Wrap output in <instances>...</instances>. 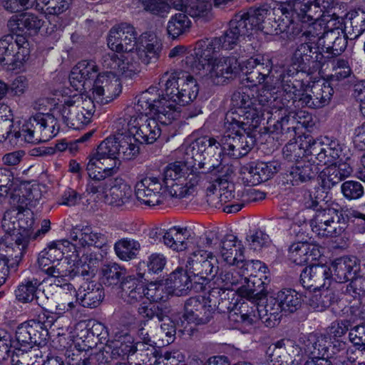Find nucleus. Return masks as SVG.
Returning a JSON list of instances; mask_svg holds the SVG:
<instances>
[{
	"instance_id": "f257e3e1",
	"label": "nucleus",
	"mask_w": 365,
	"mask_h": 365,
	"mask_svg": "<svg viewBox=\"0 0 365 365\" xmlns=\"http://www.w3.org/2000/svg\"><path fill=\"white\" fill-rule=\"evenodd\" d=\"M164 103L159 100L156 88H149L143 92L135 105L134 109L138 115H125L117 120V124L123 125V130L133 133L140 143H153L163 132L160 127L165 128L178 118V113L172 110L173 106L165 108Z\"/></svg>"
},
{
	"instance_id": "f03ea898",
	"label": "nucleus",
	"mask_w": 365,
	"mask_h": 365,
	"mask_svg": "<svg viewBox=\"0 0 365 365\" xmlns=\"http://www.w3.org/2000/svg\"><path fill=\"white\" fill-rule=\"evenodd\" d=\"M270 14L269 6L263 5L258 8L251 7L247 11H240L230 20L229 28L220 37L206 39L198 43V48L205 49L209 53H216L224 50H231L236 46L240 38L249 35L255 28L265 29L262 26L265 18Z\"/></svg>"
},
{
	"instance_id": "7ed1b4c3",
	"label": "nucleus",
	"mask_w": 365,
	"mask_h": 365,
	"mask_svg": "<svg viewBox=\"0 0 365 365\" xmlns=\"http://www.w3.org/2000/svg\"><path fill=\"white\" fill-rule=\"evenodd\" d=\"M256 51V46L252 43H244L239 48L237 56H222L211 60L212 54L201 48H196L194 54L186 56V63H190L192 68L197 70L205 69L207 66V76L212 83L215 85H221L229 80L235 78L240 71H242L238 58L251 55Z\"/></svg>"
},
{
	"instance_id": "20e7f679",
	"label": "nucleus",
	"mask_w": 365,
	"mask_h": 365,
	"mask_svg": "<svg viewBox=\"0 0 365 365\" xmlns=\"http://www.w3.org/2000/svg\"><path fill=\"white\" fill-rule=\"evenodd\" d=\"M259 115L248 113L240 121L231 113H226L224 126L225 131L222 135L223 148L225 154L233 158L246 155L255 146L256 137L254 132L259 127Z\"/></svg>"
},
{
	"instance_id": "39448f33",
	"label": "nucleus",
	"mask_w": 365,
	"mask_h": 365,
	"mask_svg": "<svg viewBox=\"0 0 365 365\" xmlns=\"http://www.w3.org/2000/svg\"><path fill=\"white\" fill-rule=\"evenodd\" d=\"M53 317L38 316V319H32L19 324L15 333L14 348L15 351L11 356V365H34L28 351L34 346H41L46 341L48 331L51 327Z\"/></svg>"
},
{
	"instance_id": "423d86ee",
	"label": "nucleus",
	"mask_w": 365,
	"mask_h": 365,
	"mask_svg": "<svg viewBox=\"0 0 365 365\" xmlns=\"http://www.w3.org/2000/svg\"><path fill=\"white\" fill-rule=\"evenodd\" d=\"M159 85L163 88L162 95L158 93L159 100L168 110L167 106H173L172 110L180 113V107L187 105L197 96L199 87L196 80L183 71L165 72L160 78Z\"/></svg>"
},
{
	"instance_id": "0eeeda50",
	"label": "nucleus",
	"mask_w": 365,
	"mask_h": 365,
	"mask_svg": "<svg viewBox=\"0 0 365 365\" xmlns=\"http://www.w3.org/2000/svg\"><path fill=\"white\" fill-rule=\"evenodd\" d=\"M195 163L190 169L187 163L176 161L168 164L162 174H159L161 181L171 197L182 199L194 194L197 185L210 177L203 172L197 171Z\"/></svg>"
},
{
	"instance_id": "6e6552de",
	"label": "nucleus",
	"mask_w": 365,
	"mask_h": 365,
	"mask_svg": "<svg viewBox=\"0 0 365 365\" xmlns=\"http://www.w3.org/2000/svg\"><path fill=\"white\" fill-rule=\"evenodd\" d=\"M14 211L5 212L2 220V227L14 241V262L18 264L31 240L35 220L33 212L29 210L19 211L14 215Z\"/></svg>"
},
{
	"instance_id": "1a4fd4ad",
	"label": "nucleus",
	"mask_w": 365,
	"mask_h": 365,
	"mask_svg": "<svg viewBox=\"0 0 365 365\" xmlns=\"http://www.w3.org/2000/svg\"><path fill=\"white\" fill-rule=\"evenodd\" d=\"M321 29V24L308 26L302 33L304 42L297 45L292 57V64L297 67L295 70L309 72L322 66L324 55L319 47L316 45L321 34L318 30Z\"/></svg>"
},
{
	"instance_id": "9d476101",
	"label": "nucleus",
	"mask_w": 365,
	"mask_h": 365,
	"mask_svg": "<svg viewBox=\"0 0 365 365\" xmlns=\"http://www.w3.org/2000/svg\"><path fill=\"white\" fill-rule=\"evenodd\" d=\"M95 111L96 106L92 98L77 93L66 97L59 108L63 122L76 130L91 123Z\"/></svg>"
},
{
	"instance_id": "9b49d317",
	"label": "nucleus",
	"mask_w": 365,
	"mask_h": 365,
	"mask_svg": "<svg viewBox=\"0 0 365 365\" xmlns=\"http://www.w3.org/2000/svg\"><path fill=\"white\" fill-rule=\"evenodd\" d=\"M217 259L211 251L196 250L188 257L186 269L193 277L195 287L205 290L211 284L212 275L217 274Z\"/></svg>"
},
{
	"instance_id": "f8f14e48",
	"label": "nucleus",
	"mask_w": 365,
	"mask_h": 365,
	"mask_svg": "<svg viewBox=\"0 0 365 365\" xmlns=\"http://www.w3.org/2000/svg\"><path fill=\"white\" fill-rule=\"evenodd\" d=\"M56 122L51 114L37 113L30 117L22 125L21 130L14 133L15 138L23 136L29 143L46 142L54 137L59 126L56 129Z\"/></svg>"
},
{
	"instance_id": "ddd939ff",
	"label": "nucleus",
	"mask_w": 365,
	"mask_h": 365,
	"mask_svg": "<svg viewBox=\"0 0 365 365\" xmlns=\"http://www.w3.org/2000/svg\"><path fill=\"white\" fill-rule=\"evenodd\" d=\"M291 0H286L285 1L277 2L276 6L273 8L274 14L281 13L285 18L278 21H274L276 26L274 31L275 34H285L289 39H294L299 36L302 38V40L304 41L302 33L306 29L304 30L299 23L295 22V20L302 23H308L309 26H312L318 24L317 21L320 19H311L303 14L301 15L298 11H295L292 9L291 10L288 9L289 7L287 6V4Z\"/></svg>"
},
{
	"instance_id": "4468645a",
	"label": "nucleus",
	"mask_w": 365,
	"mask_h": 365,
	"mask_svg": "<svg viewBox=\"0 0 365 365\" xmlns=\"http://www.w3.org/2000/svg\"><path fill=\"white\" fill-rule=\"evenodd\" d=\"M346 223V217L337 210L320 206L310 220L309 226L318 235L336 237L345 231Z\"/></svg>"
},
{
	"instance_id": "2eb2a0df",
	"label": "nucleus",
	"mask_w": 365,
	"mask_h": 365,
	"mask_svg": "<svg viewBox=\"0 0 365 365\" xmlns=\"http://www.w3.org/2000/svg\"><path fill=\"white\" fill-rule=\"evenodd\" d=\"M214 309L212 304L209 302L208 296L190 297L186 300L184 306V313L178 325L183 328V331L189 334L192 329L187 328L190 324L204 325L212 319Z\"/></svg>"
},
{
	"instance_id": "dca6fc26",
	"label": "nucleus",
	"mask_w": 365,
	"mask_h": 365,
	"mask_svg": "<svg viewBox=\"0 0 365 365\" xmlns=\"http://www.w3.org/2000/svg\"><path fill=\"white\" fill-rule=\"evenodd\" d=\"M137 199L148 206H155L173 199L160 177L147 174L137 182L135 187Z\"/></svg>"
},
{
	"instance_id": "f3484780",
	"label": "nucleus",
	"mask_w": 365,
	"mask_h": 365,
	"mask_svg": "<svg viewBox=\"0 0 365 365\" xmlns=\"http://www.w3.org/2000/svg\"><path fill=\"white\" fill-rule=\"evenodd\" d=\"M266 356L272 365H299L304 359V351L295 341L284 338L269 345Z\"/></svg>"
},
{
	"instance_id": "a211bd4d",
	"label": "nucleus",
	"mask_w": 365,
	"mask_h": 365,
	"mask_svg": "<svg viewBox=\"0 0 365 365\" xmlns=\"http://www.w3.org/2000/svg\"><path fill=\"white\" fill-rule=\"evenodd\" d=\"M242 71L246 76L245 80L250 82L252 86L264 83L265 85L270 84L272 87L279 71L273 67L271 59L258 56L244 61Z\"/></svg>"
},
{
	"instance_id": "6ab92c4d",
	"label": "nucleus",
	"mask_w": 365,
	"mask_h": 365,
	"mask_svg": "<svg viewBox=\"0 0 365 365\" xmlns=\"http://www.w3.org/2000/svg\"><path fill=\"white\" fill-rule=\"evenodd\" d=\"M302 112H300L301 113ZM273 120L278 118L272 124V120L269 119L267 123L269 125L264 129L269 132L281 135V140H286L295 139L297 130L299 129V125L306 126V121H300L298 120L299 113H294L288 112L284 107H279L274 111L271 112Z\"/></svg>"
},
{
	"instance_id": "aec40b11",
	"label": "nucleus",
	"mask_w": 365,
	"mask_h": 365,
	"mask_svg": "<svg viewBox=\"0 0 365 365\" xmlns=\"http://www.w3.org/2000/svg\"><path fill=\"white\" fill-rule=\"evenodd\" d=\"M92 91L93 101L106 104L121 93V83L118 76H116V73L103 72L96 76Z\"/></svg>"
},
{
	"instance_id": "412c9836",
	"label": "nucleus",
	"mask_w": 365,
	"mask_h": 365,
	"mask_svg": "<svg viewBox=\"0 0 365 365\" xmlns=\"http://www.w3.org/2000/svg\"><path fill=\"white\" fill-rule=\"evenodd\" d=\"M298 71L291 69L285 70L281 68L278 71L274 83L272 86H280L283 91L284 99H283L281 107L291 108L292 106L297 105L295 100H298L304 90V83L302 81L294 78V75L297 74Z\"/></svg>"
},
{
	"instance_id": "4be33fe9",
	"label": "nucleus",
	"mask_w": 365,
	"mask_h": 365,
	"mask_svg": "<svg viewBox=\"0 0 365 365\" xmlns=\"http://www.w3.org/2000/svg\"><path fill=\"white\" fill-rule=\"evenodd\" d=\"M217 248L222 257L229 264H235L240 269L249 271L255 264L260 265L259 261H246L244 256V248L241 242L237 241L232 235H225L219 242Z\"/></svg>"
},
{
	"instance_id": "5701e85b",
	"label": "nucleus",
	"mask_w": 365,
	"mask_h": 365,
	"mask_svg": "<svg viewBox=\"0 0 365 365\" xmlns=\"http://www.w3.org/2000/svg\"><path fill=\"white\" fill-rule=\"evenodd\" d=\"M278 161H251L240 168L242 179L248 185L254 186L265 182L280 170Z\"/></svg>"
},
{
	"instance_id": "b1692460",
	"label": "nucleus",
	"mask_w": 365,
	"mask_h": 365,
	"mask_svg": "<svg viewBox=\"0 0 365 365\" xmlns=\"http://www.w3.org/2000/svg\"><path fill=\"white\" fill-rule=\"evenodd\" d=\"M136 39L137 33L134 27L128 24H121L110 30L108 46L111 51L118 53L134 52Z\"/></svg>"
},
{
	"instance_id": "393cba45",
	"label": "nucleus",
	"mask_w": 365,
	"mask_h": 365,
	"mask_svg": "<svg viewBox=\"0 0 365 365\" xmlns=\"http://www.w3.org/2000/svg\"><path fill=\"white\" fill-rule=\"evenodd\" d=\"M287 6L288 9L298 11L301 15L303 14L311 19H324L326 21V16L334 15V0H291Z\"/></svg>"
},
{
	"instance_id": "a878e982",
	"label": "nucleus",
	"mask_w": 365,
	"mask_h": 365,
	"mask_svg": "<svg viewBox=\"0 0 365 365\" xmlns=\"http://www.w3.org/2000/svg\"><path fill=\"white\" fill-rule=\"evenodd\" d=\"M308 143L310 160L317 163L319 166L335 164L342 153L341 145L336 140L329 142L313 140L312 143L309 140Z\"/></svg>"
},
{
	"instance_id": "bb28decb",
	"label": "nucleus",
	"mask_w": 365,
	"mask_h": 365,
	"mask_svg": "<svg viewBox=\"0 0 365 365\" xmlns=\"http://www.w3.org/2000/svg\"><path fill=\"white\" fill-rule=\"evenodd\" d=\"M88 258V256L83 255L79 260L73 263L68 269H64L63 264L57 262L56 264H54L48 267L45 272L57 279L64 277H69L70 278L78 277L88 280L96 275V269L91 265L92 259L90 258L89 262H87Z\"/></svg>"
},
{
	"instance_id": "cd10ccee",
	"label": "nucleus",
	"mask_w": 365,
	"mask_h": 365,
	"mask_svg": "<svg viewBox=\"0 0 365 365\" xmlns=\"http://www.w3.org/2000/svg\"><path fill=\"white\" fill-rule=\"evenodd\" d=\"M44 292V284L40 279L31 277L24 279L15 290L16 299L21 303L34 302L42 309L46 308V299L41 296Z\"/></svg>"
},
{
	"instance_id": "c85d7f7f",
	"label": "nucleus",
	"mask_w": 365,
	"mask_h": 365,
	"mask_svg": "<svg viewBox=\"0 0 365 365\" xmlns=\"http://www.w3.org/2000/svg\"><path fill=\"white\" fill-rule=\"evenodd\" d=\"M231 101L232 106L235 107L237 110L235 111H229L227 113H231L235 118L240 121H247V119L243 120V118H245V117L248 115V113L252 115L253 113L259 115V125L261 121L264 119L262 108L254 107L255 105L254 95L250 89L242 92H235L232 96Z\"/></svg>"
},
{
	"instance_id": "c756f323",
	"label": "nucleus",
	"mask_w": 365,
	"mask_h": 365,
	"mask_svg": "<svg viewBox=\"0 0 365 365\" xmlns=\"http://www.w3.org/2000/svg\"><path fill=\"white\" fill-rule=\"evenodd\" d=\"M331 271L324 264H314L305 267L300 274V282L304 288L316 291L329 282Z\"/></svg>"
},
{
	"instance_id": "7c9ffc66",
	"label": "nucleus",
	"mask_w": 365,
	"mask_h": 365,
	"mask_svg": "<svg viewBox=\"0 0 365 365\" xmlns=\"http://www.w3.org/2000/svg\"><path fill=\"white\" fill-rule=\"evenodd\" d=\"M254 317H257L267 327L277 325L282 317V309L274 297H269L264 302L257 303L252 308Z\"/></svg>"
},
{
	"instance_id": "2f4dec72",
	"label": "nucleus",
	"mask_w": 365,
	"mask_h": 365,
	"mask_svg": "<svg viewBox=\"0 0 365 365\" xmlns=\"http://www.w3.org/2000/svg\"><path fill=\"white\" fill-rule=\"evenodd\" d=\"M142 277L129 275L123 278L120 284V296L124 302L135 304L145 298L147 286Z\"/></svg>"
},
{
	"instance_id": "473e14b6",
	"label": "nucleus",
	"mask_w": 365,
	"mask_h": 365,
	"mask_svg": "<svg viewBox=\"0 0 365 365\" xmlns=\"http://www.w3.org/2000/svg\"><path fill=\"white\" fill-rule=\"evenodd\" d=\"M76 292L77 300L83 307L93 309L98 307L104 299L105 294L103 286L91 279H86Z\"/></svg>"
},
{
	"instance_id": "72a5a7b5",
	"label": "nucleus",
	"mask_w": 365,
	"mask_h": 365,
	"mask_svg": "<svg viewBox=\"0 0 365 365\" xmlns=\"http://www.w3.org/2000/svg\"><path fill=\"white\" fill-rule=\"evenodd\" d=\"M16 45L12 35H5L0 38V63L7 66L9 70L20 68L24 63V50L20 53L16 51Z\"/></svg>"
},
{
	"instance_id": "f704fd0d",
	"label": "nucleus",
	"mask_w": 365,
	"mask_h": 365,
	"mask_svg": "<svg viewBox=\"0 0 365 365\" xmlns=\"http://www.w3.org/2000/svg\"><path fill=\"white\" fill-rule=\"evenodd\" d=\"M352 168L346 162H338L323 169L319 175L320 185L325 190H330L352 173Z\"/></svg>"
},
{
	"instance_id": "c9c22d12",
	"label": "nucleus",
	"mask_w": 365,
	"mask_h": 365,
	"mask_svg": "<svg viewBox=\"0 0 365 365\" xmlns=\"http://www.w3.org/2000/svg\"><path fill=\"white\" fill-rule=\"evenodd\" d=\"M287 256L292 262L302 265L317 260L321 256V253L316 245L308 242H297L289 247Z\"/></svg>"
},
{
	"instance_id": "e433bc0d",
	"label": "nucleus",
	"mask_w": 365,
	"mask_h": 365,
	"mask_svg": "<svg viewBox=\"0 0 365 365\" xmlns=\"http://www.w3.org/2000/svg\"><path fill=\"white\" fill-rule=\"evenodd\" d=\"M334 279L343 284L345 282L354 279L359 274L360 264L356 257H341L336 259L333 264Z\"/></svg>"
},
{
	"instance_id": "4c0bfd02",
	"label": "nucleus",
	"mask_w": 365,
	"mask_h": 365,
	"mask_svg": "<svg viewBox=\"0 0 365 365\" xmlns=\"http://www.w3.org/2000/svg\"><path fill=\"white\" fill-rule=\"evenodd\" d=\"M70 237L82 247H101L106 242V238L103 234L93 232L89 226L73 227L70 232Z\"/></svg>"
},
{
	"instance_id": "58836bf2",
	"label": "nucleus",
	"mask_w": 365,
	"mask_h": 365,
	"mask_svg": "<svg viewBox=\"0 0 365 365\" xmlns=\"http://www.w3.org/2000/svg\"><path fill=\"white\" fill-rule=\"evenodd\" d=\"M43 21L36 15L30 12H23L13 15L7 22V26L12 32L24 30L37 32L41 27Z\"/></svg>"
},
{
	"instance_id": "ea45409f",
	"label": "nucleus",
	"mask_w": 365,
	"mask_h": 365,
	"mask_svg": "<svg viewBox=\"0 0 365 365\" xmlns=\"http://www.w3.org/2000/svg\"><path fill=\"white\" fill-rule=\"evenodd\" d=\"M193 277L187 271L184 272L181 269H176L173 272L167 279V284L173 289V293L180 296L187 293L188 290H193L195 292H200L202 290H198L195 288Z\"/></svg>"
},
{
	"instance_id": "a19ab883",
	"label": "nucleus",
	"mask_w": 365,
	"mask_h": 365,
	"mask_svg": "<svg viewBox=\"0 0 365 365\" xmlns=\"http://www.w3.org/2000/svg\"><path fill=\"white\" fill-rule=\"evenodd\" d=\"M224 155L226 154L222 144V135L220 138V140L212 137L210 145L207 147V152L204 157V160L207 161H199L197 168H203L205 165H207L208 170L212 169L213 170L220 172L222 169L221 163Z\"/></svg>"
},
{
	"instance_id": "79ce46f5",
	"label": "nucleus",
	"mask_w": 365,
	"mask_h": 365,
	"mask_svg": "<svg viewBox=\"0 0 365 365\" xmlns=\"http://www.w3.org/2000/svg\"><path fill=\"white\" fill-rule=\"evenodd\" d=\"M245 278L246 281L243 282L245 284H242L237 289L240 296L255 302L262 300V297L267 294V284L262 280V277L251 273L248 278L247 277H245Z\"/></svg>"
},
{
	"instance_id": "37998d69",
	"label": "nucleus",
	"mask_w": 365,
	"mask_h": 365,
	"mask_svg": "<svg viewBox=\"0 0 365 365\" xmlns=\"http://www.w3.org/2000/svg\"><path fill=\"white\" fill-rule=\"evenodd\" d=\"M132 190L121 178H113L108 193L104 196L106 204L120 207L128 202Z\"/></svg>"
},
{
	"instance_id": "c03bdc74",
	"label": "nucleus",
	"mask_w": 365,
	"mask_h": 365,
	"mask_svg": "<svg viewBox=\"0 0 365 365\" xmlns=\"http://www.w3.org/2000/svg\"><path fill=\"white\" fill-rule=\"evenodd\" d=\"M246 281L243 274L237 268L232 267L222 270L218 274L212 275L209 287H219L229 292L232 287Z\"/></svg>"
},
{
	"instance_id": "a18cd8bd",
	"label": "nucleus",
	"mask_w": 365,
	"mask_h": 365,
	"mask_svg": "<svg viewBox=\"0 0 365 365\" xmlns=\"http://www.w3.org/2000/svg\"><path fill=\"white\" fill-rule=\"evenodd\" d=\"M115 124L118 131V160L121 158L125 160H130L135 158L139 153V146L135 143L137 140L135 139L134 136L127 134L128 130H123L122 124H117V121Z\"/></svg>"
},
{
	"instance_id": "49530a36",
	"label": "nucleus",
	"mask_w": 365,
	"mask_h": 365,
	"mask_svg": "<svg viewBox=\"0 0 365 365\" xmlns=\"http://www.w3.org/2000/svg\"><path fill=\"white\" fill-rule=\"evenodd\" d=\"M120 165V160L101 158L96 155L90 158L87 163L86 170L91 169L93 171L95 170V173L99 172V174L102 175L103 178H111L118 172Z\"/></svg>"
},
{
	"instance_id": "de8ad7c7",
	"label": "nucleus",
	"mask_w": 365,
	"mask_h": 365,
	"mask_svg": "<svg viewBox=\"0 0 365 365\" xmlns=\"http://www.w3.org/2000/svg\"><path fill=\"white\" fill-rule=\"evenodd\" d=\"M89 180L86 185V191L89 195H96L99 200H104V196L107 195L113 178H103L99 172L95 173V170L88 169L87 170Z\"/></svg>"
},
{
	"instance_id": "09e8293b",
	"label": "nucleus",
	"mask_w": 365,
	"mask_h": 365,
	"mask_svg": "<svg viewBox=\"0 0 365 365\" xmlns=\"http://www.w3.org/2000/svg\"><path fill=\"white\" fill-rule=\"evenodd\" d=\"M320 168L317 163L310 160V157L292 167L290 175L296 182H306L315 178Z\"/></svg>"
},
{
	"instance_id": "8fccbe9b",
	"label": "nucleus",
	"mask_w": 365,
	"mask_h": 365,
	"mask_svg": "<svg viewBox=\"0 0 365 365\" xmlns=\"http://www.w3.org/2000/svg\"><path fill=\"white\" fill-rule=\"evenodd\" d=\"M175 7L203 22H207L212 18V5L208 1L192 0L188 4H176Z\"/></svg>"
},
{
	"instance_id": "3c124183",
	"label": "nucleus",
	"mask_w": 365,
	"mask_h": 365,
	"mask_svg": "<svg viewBox=\"0 0 365 365\" xmlns=\"http://www.w3.org/2000/svg\"><path fill=\"white\" fill-rule=\"evenodd\" d=\"M144 43L135 52L138 60L144 64H148L153 59L157 60L159 58L163 44L155 35H150L149 38L145 40Z\"/></svg>"
},
{
	"instance_id": "603ef678",
	"label": "nucleus",
	"mask_w": 365,
	"mask_h": 365,
	"mask_svg": "<svg viewBox=\"0 0 365 365\" xmlns=\"http://www.w3.org/2000/svg\"><path fill=\"white\" fill-rule=\"evenodd\" d=\"M274 297L284 313H294L302 306V294L292 289H283Z\"/></svg>"
},
{
	"instance_id": "864d4df0",
	"label": "nucleus",
	"mask_w": 365,
	"mask_h": 365,
	"mask_svg": "<svg viewBox=\"0 0 365 365\" xmlns=\"http://www.w3.org/2000/svg\"><path fill=\"white\" fill-rule=\"evenodd\" d=\"M128 338H130V336H125L123 339L107 341L106 345L110 349V352L114 360H124L130 354H133L136 352V347Z\"/></svg>"
},
{
	"instance_id": "5fc2aeb1",
	"label": "nucleus",
	"mask_w": 365,
	"mask_h": 365,
	"mask_svg": "<svg viewBox=\"0 0 365 365\" xmlns=\"http://www.w3.org/2000/svg\"><path fill=\"white\" fill-rule=\"evenodd\" d=\"M339 295L331 289H326L309 297V305L316 312H323L330 306L337 303Z\"/></svg>"
},
{
	"instance_id": "6e6d98bb",
	"label": "nucleus",
	"mask_w": 365,
	"mask_h": 365,
	"mask_svg": "<svg viewBox=\"0 0 365 365\" xmlns=\"http://www.w3.org/2000/svg\"><path fill=\"white\" fill-rule=\"evenodd\" d=\"M140 244L131 238H123L114 245L116 255L122 260L130 261L135 259L140 250Z\"/></svg>"
},
{
	"instance_id": "4d7b16f0",
	"label": "nucleus",
	"mask_w": 365,
	"mask_h": 365,
	"mask_svg": "<svg viewBox=\"0 0 365 365\" xmlns=\"http://www.w3.org/2000/svg\"><path fill=\"white\" fill-rule=\"evenodd\" d=\"M186 232V228L175 226L167 230L166 233H165L164 245L177 252L186 250L189 243L185 236Z\"/></svg>"
},
{
	"instance_id": "13d9d810",
	"label": "nucleus",
	"mask_w": 365,
	"mask_h": 365,
	"mask_svg": "<svg viewBox=\"0 0 365 365\" xmlns=\"http://www.w3.org/2000/svg\"><path fill=\"white\" fill-rule=\"evenodd\" d=\"M171 309L170 307L158 303H150L148 305H140L138 313L144 319L152 320L157 319L158 322H164L170 317Z\"/></svg>"
},
{
	"instance_id": "bf43d9fd",
	"label": "nucleus",
	"mask_w": 365,
	"mask_h": 365,
	"mask_svg": "<svg viewBox=\"0 0 365 365\" xmlns=\"http://www.w3.org/2000/svg\"><path fill=\"white\" fill-rule=\"evenodd\" d=\"M192 22L185 13H178L168 22L167 31L172 38H176L189 32Z\"/></svg>"
},
{
	"instance_id": "052dcab7",
	"label": "nucleus",
	"mask_w": 365,
	"mask_h": 365,
	"mask_svg": "<svg viewBox=\"0 0 365 365\" xmlns=\"http://www.w3.org/2000/svg\"><path fill=\"white\" fill-rule=\"evenodd\" d=\"M208 299L212 304L214 311L225 313L232 309V302L230 301V292L219 287H209Z\"/></svg>"
},
{
	"instance_id": "680f3d73",
	"label": "nucleus",
	"mask_w": 365,
	"mask_h": 365,
	"mask_svg": "<svg viewBox=\"0 0 365 365\" xmlns=\"http://www.w3.org/2000/svg\"><path fill=\"white\" fill-rule=\"evenodd\" d=\"M51 0H4L3 7L11 13L20 12L36 6V9L43 12L46 7L48 6Z\"/></svg>"
},
{
	"instance_id": "e2e57ef3",
	"label": "nucleus",
	"mask_w": 365,
	"mask_h": 365,
	"mask_svg": "<svg viewBox=\"0 0 365 365\" xmlns=\"http://www.w3.org/2000/svg\"><path fill=\"white\" fill-rule=\"evenodd\" d=\"M300 341L304 345V354L307 353L314 357H324L327 351L325 338L317 334H309L308 336L300 339Z\"/></svg>"
},
{
	"instance_id": "0e129e2a",
	"label": "nucleus",
	"mask_w": 365,
	"mask_h": 365,
	"mask_svg": "<svg viewBox=\"0 0 365 365\" xmlns=\"http://www.w3.org/2000/svg\"><path fill=\"white\" fill-rule=\"evenodd\" d=\"M102 281L106 286L118 285L126 277V270L117 263L104 264L101 269Z\"/></svg>"
},
{
	"instance_id": "69168bd1",
	"label": "nucleus",
	"mask_w": 365,
	"mask_h": 365,
	"mask_svg": "<svg viewBox=\"0 0 365 365\" xmlns=\"http://www.w3.org/2000/svg\"><path fill=\"white\" fill-rule=\"evenodd\" d=\"M309 145L304 146L297 142H289L283 148V157L289 162L299 163L309 158L308 152Z\"/></svg>"
},
{
	"instance_id": "338daca9",
	"label": "nucleus",
	"mask_w": 365,
	"mask_h": 365,
	"mask_svg": "<svg viewBox=\"0 0 365 365\" xmlns=\"http://www.w3.org/2000/svg\"><path fill=\"white\" fill-rule=\"evenodd\" d=\"M118 131L113 135L107 137L98 146L96 154L101 158H114L118 160Z\"/></svg>"
},
{
	"instance_id": "774afa93",
	"label": "nucleus",
	"mask_w": 365,
	"mask_h": 365,
	"mask_svg": "<svg viewBox=\"0 0 365 365\" xmlns=\"http://www.w3.org/2000/svg\"><path fill=\"white\" fill-rule=\"evenodd\" d=\"M135 52H128L121 54L119 57V63L120 66L118 72L117 76L118 75H125V76H131L133 73H135V71L138 69V63L136 61Z\"/></svg>"
}]
</instances>
